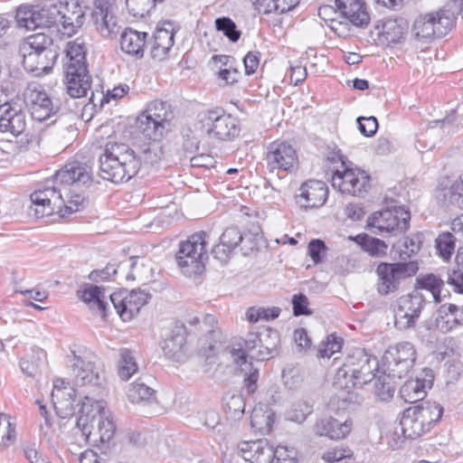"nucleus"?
<instances>
[{"instance_id": "f257e3e1", "label": "nucleus", "mask_w": 463, "mask_h": 463, "mask_svg": "<svg viewBox=\"0 0 463 463\" xmlns=\"http://www.w3.org/2000/svg\"><path fill=\"white\" fill-rule=\"evenodd\" d=\"M91 182L92 174L89 165L78 161L67 163L31 194V201L37 207L36 216L42 218L59 214L64 207L63 190H66V186L89 184Z\"/></svg>"}, {"instance_id": "f03ea898", "label": "nucleus", "mask_w": 463, "mask_h": 463, "mask_svg": "<svg viewBox=\"0 0 463 463\" xmlns=\"http://www.w3.org/2000/svg\"><path fill=\"white\" fill-rule=\"evenodd\" d=\"M99 175L115 184L128 182L141 166V159L125 143H108L99 156Z\"/></svg>"}, {"instance_id": "7ed1b4c3", "label": "nucleus", "mask_w": 463, "mask_h": 463, "mask_svg": "<svg viewBox=\"0 0 463 463\" xmlns=\"http://www.w3.org/2000/svg\"><path fill=\"white\" fill-rule=\"evenodd\" d=\"M86 52L85 43L80 38L67 43V61L63 65L64 83L67 93L74 99L86 96L91 87L92 78L89 71Z\"/></svg>"}, {"instance_id": "20e7f679", "label": "nucleus", "mask_w": 463, "mask_h": 463, "mask_svg": "<svg viewBox=\"0 0 463 463\" xmlns=\"http://www.w3.org/2000/svg\"><path fill=\"white\" fill-rule=\"evenodd\" d=\"M378 365L375 356L369 354L364 349H356L337 370L334 384L336 388L346 390L362 387L377 376Z\"/></svg>"}, {"instance_id": "39448f33", "label": "nucleus", "mask_w": 463, "mask_h": 463, "mask_svg": "<svg viewBox=\"0 0 463 463\" xmlns=\"http://www.w3.org/2000/svg\"><path fill=\"white\" fill-rule=\"evenodd\" d=\"M19 52L24 69L36 74L52 71L59 56L53 39L44 33L27 36L21 43Z\"/></svg>"}, {"instance_id": "423d86ee", "label": "nucleus", "mask_w": 463, "mask_h": 463, "mask_svg": "<svg viewBox=\"0 0 463 463\" xmlns=\"http://www.w3.org/2000/svg\"><path fill=\"white\" fill-rule=\"evenodd\" d=\"M206 237L207 233L201 231L179 242L175 261L183 275L195 279L205 270V262L208 260Z\"/></svg>"}, {"instance_id": "0eeeda50", "label": "nucleus", "mask_w": 463, "mask_h": 463, "mask_svg": "<svg viewBox=\"0 0 463 463\" xmlns=\"http://www.w3.org/2000/svg\"><path fill=\"white\" fill-rule=\"evenodd\" d=\"M453 12L444 7L419 14L412 24L411 32L419 41L430 42L446 36L455 26Z\"/></svg>"}, {"instance_id": "6e6552de", "label": "nucleus", "mask_w": 463, "mask_h": 463, "mask_svg": "<svg viewBox=\"0 0 463 463\" xmlns=\"http://www.w3.org/2000/svg\"><path fill=\"white\" fill-rule=\"evenodd\" d=\"M198 120L210 138L229 141L239 136L241 131L237 118L222 109L203 111L199 113Z\"/></svg>"}, {"instance_id": "1a4fd4ad", "label": "nucleus", "mask_w": 463, "mask_h": 463, "mask_svg": "<svg viewBox=\"0 0 463 463\" xmlns=\"http://www.w3.org/2000/svg\"><path fill=\"white\" fill-rule=\"evenodd\" d=\"M411 212L405 206H393L373 213L367 220V225L376 234L404 233L410 227Z\"/></svg>"}, {"instance_id": "9d476101", "label": "nucleus", "mask_w": 463, "mask_h": 463, "mask_svg": "<svg viewBox=\"0 0 463 463\" xmlns=\"http://www.w3.org/2000/svg\"><path fill=\"white\" fill-rule=\"evenodd\" d=\"M61 12L58 9L57 0H46L41 5L20 6L16 13V21L19 26L27 30L37 28H50L58 24Z\"/></svg>"}, {"instance_id": "9b49d317", "label": "nucleus", "mask_w": 463, "mask_h": 463, "mask_svg": "<svg viewBox=\"0 0 463 463\" xmlns=\"http://www.w3.org/2000/svg\"><path fill=\"white\" fill-rule=\"evenodd\" d=\"M419 269L416 261L381 262L376 268L377 290L381 295H389L399 289L401 282L414 276Z\"/></svg>"}, {"instance_id": "f8f14e48", "label": "nucleus", "mask_w": 463, "mask_h": 463, "mask_svg": "<svg viewBox=\"0 0 463 463\" xmlns=\"http://www.w3.org/2000/svg\"><path fill=\"white\" fill-rule=\"evenodd\" d=\"M72 371L75 376L74 384L77 387L89 386L98 388L101 385L99 372L92 361V354L85 347L71 348Z\"/></svg>"}, {"instance_id": "ddd939ff", "label": "nucleus", "mask_w": 463, "mask_h": 463, "mask_svg": "<svg viewBox=\"0 0 463 463\" xmlns=\"http://www.w3.org/2000/svg\"><path fill=\"white\" fill-rule=\"evenodd\" d=\"M370 175L359 168L345 166L344 169L334 171L331 184L341 194L361 195L370 188Z\"/></svg>"}, {"instance_id": "4468645a", "label": "nucleus", "mask_w": 463, "mask_h": 463, "mask_svg": "<svg viewBox=\"0 0 463 463\" xmlns=\"http://www.w3.org/2000/svg\"><path fill=\"white\" fill-rule=\"evenodd\" d=\"M417 357L414 345L410 342H402L394 346H390L383 354L387 364V370L391 375L402 379L413 367Z\"/></svg>"}, {"instance_id": "2eb2a0df", "label": "nucleus", "mask_w": 463, "mask_h": 463, "mask_svg": "<svg viewBox=\"0 0 463 463\" xmlns=\"http://www.w3.org/2000/svg\"><path fill=\"white\" fill-rule=\"evenodd\" d=\"M265 159L269 172L291 173L297 168L298 162L295 148L286 141L270 143Z\"/></svg>"}, {"instance_id": "dca6fc26", "label": "nucleus", "mask_w": 463, "mask_h": 463, "mask_svg": "<svg viewBox=\"0 0 463 463\" xmlns=\"http://www.w3.org/2000/svg\"><path fill=\"white\" fill-rule=\"evenodd\" d=\"M150 298L149 293L139 288L133 289L128 294L120 291L114 292L109 296L110 302L123 321H129L137 315Z\"/></svg>"}, {"instance_id": "f3484780", "label": "nucleus", "mask_w": 463, "mask_h": 463, "mask_svg": "<svg viewBox=\"0 0 463 463\" xmlns=\"http://www.w3.org/2000/svg\"><path fill=\"white\" fill-rule=\"evenodd\" d=\"M84 394L80 402L78 403V417L76 426L81 430L82 434L90 437L94 430L96 419L105 410L104 401L97 400L94 396Z\"/></svg>"}, {"instance_id": "a211bd4d", "label": "nucleus", "mask_w": 463, "mask_h": 463, "mask_svg": "<svg viewBox=\"0 0 463 463\" xmlns=\"http://www.w3.org/2000/svg\"><path fill=\"white\" fill-rule=\"evenodd\" d=\"M0 109L3 110L0 115V132H8L14 137L24 133L26 128V113L21 105L0 99Z\"/></svg>"}, {"instance_id": "6ab92c4d", "label": "nucleus", "mask_w": 463, "mask_h": 463, "mask_svg": "<svg viewBox=\"0 0 463 463\" xmlns=\"http://www.w3.org/2000/svg\"><path fill=\"white\" fill-rule=\"evenodd\" d=\"M91 20L99 33L106 38L115 37L119 31L117 18L112 14L114 0H94Z\"/></svg>"}, {"instance_id": "aec40b11", "label": "nucleus", "mask_w": 463, "mask_h": 463, "mask_svg": "<svg viewBox=\"0 0 463 463\" xmlns=\"http://www.w3.org/2000/svg\"><path fill=\"white\" fill-rule=\"evenodd\" d=\"M25 102L31 107L34 120L44 121L60 110V102H53L44 90L28 89L24 93Z\"/></svg>"}, {"instance_id": "412c9836", "label": "nucleus", "mask_w": 463, "mask_h": 463, "mask_svg": "<svg viewBox=\"0 0 463 463\" xmlns=\"http://www.w3.org/2000/svg\"><path fill=\"white\" fill-rule=\"evenodd\" d=\"M424 306L425 300L418 294L402 298L395 315V326L400 330L413 327Z\"/></svg>"}, {"instance_id": "4be33fe9", "label": "nucleus", "mask_w": 463, "mask_h": 463, "mask_svg": "<svg viewBox=\"0 0 463 463\" xmlns=\"http://www.w3.org/2000/svg\"><path fill=\"white\" fill-rule=\"evenodd\" d=\"M61 11L58 24H61L64 33L74 34L85 21V14L77 0H57Z\"/></svg>"}, {"instance_id": "5701e85b", "label": "nucleus", "mask_w": 463, "mask_h": 463, "mask_svg": "<svg viewBox=\"0 0 463 463\" xmlns=\"http://www.w3.org/2000/svg\"><path fill=\"white\" fill-rule=\"evenodd\" d=\"M326 184L319 180H308L302 184L299 194L296 195L297 203L305 208H318L325 204L328 197Z\"/></svg>"}, {"instance_id": "b1692460", "label": "nucleus", "mask_w": 463, "mask_h": 463, "mask_svg": "<svg viewBox=\"0 0 463 463\" xmlns=\"http://www.w3.org/2000/svg\"><path fill=\"white\" fill-rule=\"evenodd\" d=\"M175 26L170 21L158 24L154 34L151 45V57L157 61L166 58L175 43Z\"/></svg>"}, {"instance_id": "393cba45", "label": "nucleus", "mask_w": 463, "mask_h": 463, "mask_svg": "<svg viewBox=\"0 0 463 463\" xmlns=\"http://www.w3.org/2000/svg\"><path fill=\"white\" fill-rule=\"evenodd\" d=\"M242 232L237 226L227 227L220 236V241L212 249L214 259L226 264L233 250L241 246Z\"/></svg>"}, {"instance_id": "a878e982", "label": "nucleus", "mask_w": 463, "mask_h": 463, "mask_svg": "<svg viewBox=\"0 0 463 463\" xmlns=\"http://www.w3.org/2000/svg\"><path fill=\"white\" fill-rule=\"evenodd\" d=\"M352 430V421L346 420L340 421L333 417L318 419L313 426V431L320 437H327L331 439L345 438Z\"/></svg>"}, {"instance_id": "bb28decb", "label": "nucleus", "mask_w": 463, "mask_h": 463, "mask_svg": "<svg viewBox=\"0 0 463 463\" xmlns=\"http://www.w3.org/2000/svg\"><path fill=\"white\" fill-rule=\"evenodd\" d=\"M335 2L341 14L353 25L362 28L368 25L370 15L363 0H335Z\"/></svg>"}, {"instance_id": "cd10ccee", "label": "nucleus", "mask_w": 463, "mask_h": 463, "mask_svg": "<svg viewBox=\"0 0 463 463\" xmlns=\"http://www.w3.org/2000/svg\"><path fill=\"white\" fill-rule=\"evenodd\" d=\"M147 37L146 32L126 28L120 36V48L125 53L140 59L144 56Z\"/></svg>"}, {"instance_id": "c85d7f7f", "label": "nucleus", "mask_w": 463, "mask_h": 463, "mask_svg": "<svg viewBox=\"0 0 463 463\" xmlns=\"http://www.w3.org/2000/svg\"><path fill=\"white\" fill-rule=\"evenodd\" d=\"M400 426L405 439H415L430 431L411 406L403 411Z\"/></svg>"}, {"instance_id": "c756f323", "label": "nucleus", "mask_w": 463, "mask_h": 463, "mask_svg": "<svg viewBox=\"0 0 463 463\" xmlns=\"http://www.w3.org/2000/svg\"><path fill=\"white\" fill-rule=\"evenodd\" d=\"M186 326L182 323H175L169 335L163 341L161 347L165 355L170 359L179 356L186 343Z\"/></svg>"}, {"instance_id": "7c9ffc66", "label": "nucleus", "mask_w": 463, "mask_h": 463, "mask_svg": "<svg viewBox=\"0 0 463 463\" xmlns=\"http://www.w3.org/2000/svg\"><path fill=\"white\" fill-rule=\"evenodd\" d=\"M233 361L241 366L244 373V385L249 393H253L257 390V382L259 379V369L254 368L251 363H248L246 353L241 348H233L231 351Z\"/></svg>"}, {"instance_id": "2f4dec72", "label": "nucleus", "mask_w": 463, "mask_h": 463, "mask_svg": "<svg viewBox=\"0 0 463 463\" xmlns=\"http://www.w3.org/2000/svg\"><path fill=\"white\" fill-rule=\"evenodd\" d=\"M438 326L444 331H450L463 325V307L455 304H443L438 309Z\"/></svg>"}, {"instance_id": "473e14b6", "label": "nucleus", "mask_w": 463, "mask_h": 463, "mask_svg": "<svg viewBox=\"0 0 463 463\" xmlns=\"http://www.w3.org/2000/svg\"><path fill=\"white\" fill-rule=\"evenodd\" d=\"M280 342L279 334L270 327L260 331V349L256 357L260 361L268 360L278 354V346Z\"/></svg>"}, {"instance_id": "72a5a7b5", "label": "nucleus", "mask_w": 463, "mask_h": 463, "mask_svg": "<svg viewBox=\"0 0 463 463\" xmlns=\"http://www.w3.org/2000/svg\"><path fill=\"white\" fill-rule=\"evenodd\" d=\"M430 386L425 379H410L401 387L400 395L405 402L415 404L426 396V388Z\"/></svg>"}, {"instance_id": "f704fd0d", "label": "nucleus", "mask_w": 463, "mask_h": 463, "mask_svg": "<svg viewBox=\"0 0 463 463\" xmlns=\"http://www.w3.org/2000/svg\"><path fill=\"white\" fill-rule=\"evenodd\" d=\"M411 407L430 430L440 421L444 412L439 403L431 401L421 402Z\"/></svg>"}, {"instance_id": "c9c22d12", "label": "nucleus", "mask_w": 463, "mask_h": 463, "mask_svg": "<svg viewBox=\"0 0 463 463\" xmlns=\"http://www.w3.org/2000/svg\"><path fill=\"white\" fill-rule=\"evenodd\" d=\"M254 8L259 13L269 14H286L293 10L300 0H250Z\"/></svg>"}, {"instance_id": "e433bc0d", "label": "nucleus", "mask_w": 463, "mask_h": 463, "mask_svg": "<svg viewBox=\"0 0 463 463\" xmlns=\"http://www.w3.org/2000/svg\"><path fill=\"white\" fill-rule=\"evenodd\" d=\"M81 293L82 300L89 305L90 308L100 312L102 317L105 318L109 304L105 300L104 288L96 285H90Z\"/></svg>"}, {"instance_id": "4c0bfd02", "label": "nucleus", "mask_w": 463, "mask_h": 463, "mask_svg": "<svg viewBox=\"0 0 463 463\" xmlns=\"http://www.w3.org/2000/svg\"><path fill=\"white\" fill-rule=\"evenodd\" d=\"M80 185V184L66 186V190H63V195L65 194L64 207L61 209V212L59 213L61 217H65L68 214L80 211L87 204L88 200L86 196L75 192V187Z\"/></svg>"}, {"instance_id": "58836bf2", "label": "nucleus", "mask_w": 463, "mask_h": 463, "mask_svg": "<svg viewBox=\"0 0 463 463\" xmlns=\"http://www.w3.org/2000/svg\"><path fill=\"white\" fill-rule=\"evenodd\" d=\"M275 421V414L271 410H264L261 405L255 406L250 415V425L262 434L269 433Z\"/></svg>"}, {"instance_id": "ea45409f", "label": "nucleus", "mask_w": 463, "mask_h": 463, "mask_svg": "<svg viewBox=\"0 0 463 463\" xmlns=\"http://www.w3.org/2000/svg\"><path fill=\"white\" fill-rule=\"evenodd\" d=\"M137 127L138 131L142 133L146 138L154 141L160 139L165 131L164 126L156 122L155 119L145 111L137 117Z\"/></svg>"}, {"instance_id": "a19ab883", "label": "nucleus", "mask_w": 463, "mask_h": 463, "mask_svg": "<svg viewBox=\"0 0 463 463\" xmlns=\"http://www.w3.org/2000/svg\"><path fill=\"white\" fill-rule=\"evenodd\" d=\"M408 29L407 22L403 18L389 19L383 24L382 34L389 43H400Z\"/></svg>"}, {"instance_id": "79ce46f5", "label": "nucleus", "mask_w": 463, "mask_h": 463, "mask_svg": "<svg viewBox=\"0 0 463 463\" xmlns=\"http://www.w3.org/2000/svg\"><path fill=\"white\" fill-rule=\"evenodd\" d=\"M395 379H398V377L391 375L389 371L388 373H383L376 376L374 383L375 394L380 401L388 402L393 397L396 391Z\"/></svg>"}, {"instance_id": "37998d69", "label": "nucleus", "mask_w": 463, "mask_h": 463, "mask_svg": "<svg viewBox=\"0 0 463 463\" xmlns=\"http://www.w3.org/2000/svg\"><path fill=\"white\" fill-rule=\"evenodd\" d=\"M128 398L132 403L150 402L156 399V391L139 378L129 385Z\"/></svg>"}, {"instance_id": "c03bdc74", "label": "nucleus", "mask_w": 463, "mask_h": 463, "mask_svg": "<svg viewBox=\"0 0 463 463\" xmlns=\"http://www.w3.org/2000/svg\"><path fill=\"white\" fill-rule=\"evenodd\" d=\"M46 352L39 347L32 349V354L20 360V367L24 373L34 377L45 364Z\"/></svg>"}, {"instance_id": "a18cd8bd", "label": "nucleus", "mask_w": 463, "mask_h": 463, "mask_svg": "<svg viewBox=\"0 0 463 463\" xmlns=\"http://www.w3.org/2000/svg\"><path fill=\"white\" fill-rule=\"evenodd\" d=\"M146 114L151 116L156 122L160 123L166 129L169 126V122L174 118L171 105L166 101L154 100L152 101L145 110Z\"/></svg>"}, {"instance_id": "49530a36", "label": "nucleus", "mask_w": 463, "mask_h": 463, "mask_svg": "<svg viewBox=\"0 0 463 463\" xmlns=\"http://www.w3.org/2000/svg\"><path fill=\"white\" fill-rule=\"evenodd\" d=\"M355 241L361 248L373 257H381L385 255L388 248L387 244L378 239L368 234H360L355 237Z\"/></svg>"}, {"instance_id": "de8ad7c7", "label": "nucleus", "mask_w": 463, "mask_h": 463, "mask_svg": "<svg viewBox=\"0 0 463 463\" xmlns=\"http://www.w3.org/2000/svg\"><path fill=\"white\" fill-rule=\"evenodd\" d=\"M94 430L99 436L101 442H109L114 436L116 431V426L110 418L109 411L104 410L101 414L96 419L94 423Z\"/></svg>"}, {"instance_id": "09e8293b", "label": "nucleus", "mask_w": 463, "mask_h": 463, "mask_svg": "<svg viewBox=\"0 0 463 463\" xmlns=\"http://www.w3.org/2000/svg\"><path fill=\"white\" fill-rule=\"evenodd\" d=\"M137 364L136 363L133 353L126 348L121 349L118 369L119 378L122 381H128L137 372Z\"/></svg>"}, {"instance_id": "8fccbe9b", "label": "nucleus", "mask_w": 463, "mask_h": 463, "mask_svg": "<svg viewBox=\"0 0 463 463\" xmlns=\"http://www.w3.org/2000/svg\"><path fill=\"white\" fill-rule=\"evenodd\" d=\"M456 240L455 235L449 232H441L435 240L437 251L444 260H449L451 258Z\"/></svg>"}, {"instance_id": "3c124183", "label": "nucleus", "mask_w": 463, "mask_h": 463, "mask_svg": "<svg viewBox=\"0 0 463 463\" xmlns=\"http://www.w3.org/2000/svg\"><path fill=\"white\" fill-rule=\"evenodd\" d=\"M445 203L456 206L463 210V176L455 181L449 188L443 192Z\"/></svg>"}, {"instance_id": "603ef678", "label": "nucleus", "mask_w": 463, "mask_h": 463, "mask_svg": "<svg viewBox=\"0 0 463 463\" xmlns=\"http://www.w3.org/2000/svg\"><path fill=\"white\" fill-rule=\"evenodd\" d=\"M445 281L442 278L434 273L420 274L415 279V288L433 292L443 288Z\"/></svg>"}, {"instance_id": "864d4df0", "label": "nucleus", "mask_w": 463, "mask_h": 463, "mask_svg": "<svg viewBox=\"0 0 463 463\" xmlns=\"http://www.w3.org/2000/svg\"><path fill=\"white\" fill-rule=\"evenodd\" d=\"M313 412V403L307 401L294 402L287 412V419L297 423H302Z\"/></svg>"}, {"instance_id": "5fc2aeb1", "label": "nucleus", "mask_w": 463, "mask_h": 463, "mask_svg": "<svg viewBox=\"0 0 463 463\" xmlns=\"http://www.w3.org/2000/svg\"><path fill=\"white\" fill-rule=\"evenodd\" d=\"M257 227L254 232L249 231L242 233V240L241 242V250L244 255H250L254 251H258L261 247L263 236Z\"/></svg>"}, {"instance_id": "6e6d98bb", "label": "nucleus", "mask_w": 463, "mask_h": 463, "mask_svg": "<svg viewBox=\"0 0 463 463\" xmlns=\"http://www.w3.org/2000/svg\"><path fill=\"white\" fill-rule=\"evenodd\" d=\"M225 411L231 419L240 420L245 411V400L241 394L229 396L225 402Z\"/></svg>"}, {"instance_id": "4d7b16f0", "label": "nucleus", "mask_w": 463, "mask_h": 463, "mask_svg": "<svg viewBox=\"0 0 463 463\" xmlns=\"http://www.w3.org/2000/svg\"><path fill=\"white\" fill-rule=\"evenodd\" d=\"M217 31L222 33L232 42L237 43L241 38V33L237 29L236 24L226 16L219 17L215 20Z\"/></svg>"}, {"instance_id": "13d9d810", "label": "nucleus", "mask_w": 463, "mask_h": 463, "mask_svg": "<svg viewBox=\"0 0 463 463\" xmlns=\"http://www.w3.org/2000/svg\"><path fill=\"white\" fill-rule=\"evenodd\" d=\"M308 255L315 264H319L323 261L327 247L324 241L320 239H313L308 242Z\"/></svg>"}, {"instance_id": "bf43d9fd", "label": "nucleus", "mask_w": 463, "mask_h": 463, "mask_svg": "<svg viewBox=\"0 0 463 463\" xmlns=\"http://www.w3.org/2000/svg\"><path fill=\"white\" fill-rule=\"evenodd\" d=\"M343 344V339L330 335L327 337L326 342L320 344L318 348V356L322 358H329L335 353L340 351Z\"/></svg>"}, {"instance_id": "052dcab7", "label": "nucleus", "mask_w": 463, "mask_h": 463, "mask_svg": "<svg viewBox=\"0 0 463 463\" xmlns=\"http://www.w3.org/2000/svg\"><path fill=\"white\" fill-rule=\"evenodd\" d=\"M250 458L251 463H273L274 449L266 440H261V446L257 452L250 455Z\"/></svg>"}, {"instance_id": "680f3d73", "label": "nucleus", "mask_w": 463, "mask_h": 463, "mask_svg": "<svg viewBox=\"0 0 463 463\" xmlns=\"http://www.w3.org/2000/svg\"><path fill=\"white\" fill-rule=\"evenodd\" d=\"M65 384H66V383L62 379L54 380L53 390L52 392V398L54 406L56 405V402L54 400L59 399L60 394L61 396L66 394L69 396V400H71V402L75 401V398L77 396V394H76L77 391L74 388L66 386ZM67 385H69V383H67Z\"/></svg>"}, {"instance_id": "e2e57ef3", "label": "nucleus", "mask_w": 463, "mask_h": 463, "mask_svg": "<svg viewBox=\"0 0 463 463\" xmlns=\"http://www.w3.org/2000/svg\"><path fill=\"white\" fill-rule=\"evenodd\" d=\"M297 451L294 448L278 446L274 449L273 463H297Z\"/></svg>"}, {"instance_id": "0e129e2a", "label": "nucleus", "mask_w": 463, "mask_h": 463, "mask_svg": "<svg viewBox=\"0 0 463 463\" xmlns=\"http://www.w3.org/2000/svg\"><path fill=\"white\" fill-rule=\"evenodd\" d=\"M358 129L364 137H373L378 129V121L375 117H358Z\"/></svg>"}, {"instance_id": "69168bd1", "label": "nucleus", "mask_w": 463, "mask_h": 463, "mask_svg": "<svg viewBox=\"0 0 463 463\" xmlns=\"http://www.w3.org/2000/svg\"><path fill=\"white\" fill-rule=\"evenodd\" d=\"M293 315L295 317L308 316L312 312L308 308V299L303 293L295 294L292 297Z\"/></svg>"}, {"instance_id": "338daca9", "label": "nucleus", "mask_w": 463, "mask_h": 463, "mask_svg": "<svg viewBox=\"0 0 463 463\" xmlns=\"http://www.w3.org/2000/svg\"><path fill=\"white\" fill-rule=\"evenodd\" d=\"M117 272V265L115 263H108L102 269L92 270L89 275V279L94 282L104 281L110 279Z\"/></svg>"}, {"instance_id": "774afa93", "label": "nucleus", "mask_w": 463, "mask_h": 463, "mask_svg": "<svg viewBox=\"0 0 463 463\" xmlns=\"http://www.w3.org/2000/svg\"><path fill=\"white\" fill-rule=\"evenodd\" d=\"M447 283L453 288V290L463 295V270L458 268L448 271Z\"/></svg>"}]
</instances>
